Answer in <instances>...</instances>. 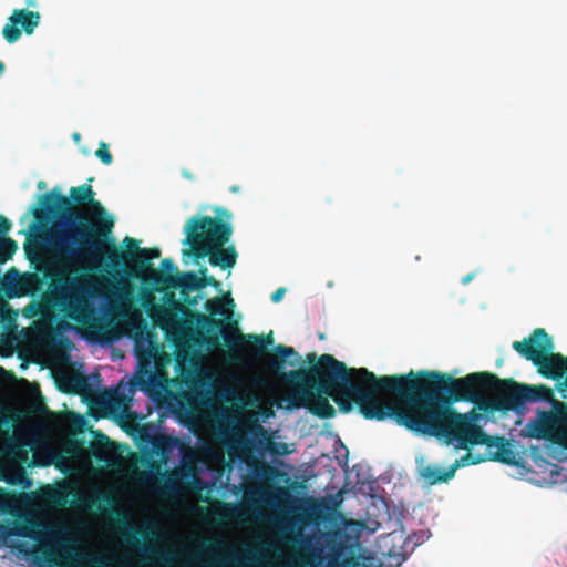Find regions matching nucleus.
I'll return each mask as SVG.
<instances>
[{"label":"nucleus","instance_id":"1","mask_svg":"<svg viewBox=\"0 0 567 567\" xmlns=\"http://www.w3.org/2000/svg\"><path fill=\"white\" fill-rule=\"evenodd\" d=\"M309 368L281 372V380L291 388L285 398L287 408H306L320 419L336 414L331 398L342 413L355 404L367 420L393 419L401 425L402 374L377 377L367 368H348L332 354H307Z\"/></svg>","mask_w":567,"mask_h":567},{"label":"nucleus","instance_id":"2","mask_svg":"<svg viewBox=\"0 0 567 567\" xmlns=\"http://www.w3.org/2000/svg\"><path fill=\"white\" fill-rule=\"evenodd\" d=\"M473 372L464 378H452L440 372H423L414 375L411 371L402 374L401 425L423 435L442 437L446 443L457 442L458 449L470 445H487L493 440L477 425L480 415L472 411L458 413L450 406L452 401H468L481 411H502L493 384L483 375Z\"/></svg>","mask_w":567,"mask_h":567},{"label":"nucleus","instance_id":"3","mask_svg":"<svg viewBox=\"0 0 567 567\" xmlns=\"http://www.w3.org/2000/svg\"><path fill=\"white\" fill-rule=\"evenodd\" d=\"M40 205L41 208L32 212L37 219H41L45 213L63 227L49 234L48 244L55 257L45 267L44 277L51 280L66 316L76 322H85L93 312L90 298L94 291L87 278L70 276L72 265L85 257L106 256L114 246L110 239L114 220L103 205L92 197L86 205L95 221H90L87 215L72 206L58 188L42 195Z\"/></svg>","mask_w":567,"mask_h":567},{"label":"nucleus","instance_id":"4","mask_svg":"<svg viewBox=\"0 0 567 567\" xmlns=\"http://www.w3.org/2000/svg\"><path fill=\"white\" fill-rule=\"evenodd\" d=\"M40 205L41 208L32 212L37 219H41L45 213L63 227L49 234L48 244L55 257L45 267L44 277L51 280L66 316L76 322H85L93 312L90 298L94 291L87 278L70 276L72 265L85 257L106 256L114 246L110 239L114 220L103 205L92 197L86 205L95 221H90L87 215L72 206L58 188L42 195Z\"/></svg>","mask_w":567,"mask_h":567},{"label":"nucleus","instance_id":"5","mask_svg":"<svg viewBox=\"0 0 567 567\" xmlns=\"http://www.w3.org/2000/svg\"><path fill=\"white\" fill-rule=\"evenodd\" d=\"M184 231L183 245L189 247L184 255L194 259L208 257L210 266L223 269L235 266L238 258L235 247L225 248L233 234L229 223L217 217L194 216L187 220Z\"/></svg>","mask_w":567,"mask_h":567},{"label":"nucleus","instance_id":"6","mask_svg":"<svg viewBox=\"0 0 567 567\" xmlns=\"http://www.w3.org/2000/svg\"><path fill=\"white\" fill-rule=\"evenodd\" d=\"M227 305L233 306L231 298L226 300L223 297H214L205 302V309L208 315L202 312L193 315L198 332L203 336L204 343L209 348H216L220 343L219 338L221 336L229 349L249 354L255 359L261 358L266 353L268 344L272 343L271 334L267 337L244 336L235 328H231V331H227L225 321L214 317L216 315L227 317L230 312V309L226 308Z\"/></svg>","mask_w":567,"mask_h":567},{"label":"nucleus","instance_id":"7","mask_svg":"<svg viewBox=\"0 0 567 567\" xmlns=\"http://www.w3.org/2000/svg\"><path fill=\"white\" fill-rule=\"evenodd\" d=\"M525 402H547L551 406L550 411H539L527 424L528 435L559 442L567 447V402L557 400L553 389L545 384H525Z\"/></svg>","mask_w":567,"mask_h":567},{"label":"nucleus","instance_id":"8","mask_svg":"<svg viewBox=\"0 0 567 567\" xmlns=\"http://www.w3.org/2000/svg\"><path fill=\"white\" fill-rule=\"evenodd\" d=\"M199 547L200 549L192 557L197 567H248L260 563L266 553L275 549L271 543L261 540L257 546L244 545L238 551L220 537L203 540Z\"/></svg>","mask_w":567,"mask_h":567},{"label":"nucleus","instance_id":"9","mask_svg":"<svg viewBox=\"0 0 567 567\" xmlns=\"http://www.w3.org/2000/svg\"><path fill=\"white\" fill-rule=\"evenodd\" d=\"M123 243L127 248L125 251L118 250L114 245L105 256L109 260L107 266L114 275L138 276L150 270L152 260L161 256L158 248H138V241L134 238L126 237Z\"/></svg>","mask_w":567,"mask_h":567},{"label":"nucleus","instance_id":"10","mask_svg":"<svg viewBox=\"0 0 567 567\" xmlns=\"http://www.w3.org/2000/svg\"><path fill=\"white\" fill-rule=\"evenodd\" d=\"M485 377L493 384V394H496L502 412L519 411L524 409L525 384L518 383L513 379H501L492 372L484 371Z\"/></svg>","mask_w":567,"mask_h":567},{"label":"nucleus","instance_id":"11","mask_svg":"<svg viewBox=\"0 0 567 567\" xmlns=\"http://www.w3.org/2000/svg\"><path fill=\"white\" fill-rule=\"evenodd\" d=\"M41 22L38 11L28 9H14L2 29V35L9 43L17 42L22 31L31 35Z\"/></svg>","mask_w":567,"mask_h":567},{"label":"nucleus","instance_id":"12","mask_svg":"<svg viewBox=\"0 0 567 567\" xmlns=\"http://www.w3.org/2000/svg\"><path fill=\"white\" fill-rule=\"evenodd\" d=\"M199 489L202 481L192 465H183L176 472L168 473L165 478L164 491L173 496Z\"/></svg>","mask_w":567,"mask_h":567},{"label":"nucleus","instance_id":"13","mask_svg":"<svg viewBox=\"0 0 567 567\" xmlns=\"http://www.w3.org/2000/svg\"><path fill=\"white\" fill-rule=\"evenodd\" d=\"M158 280H162L169 287L181 289V296L188 306H197L199 296L190 297L188 295L189 291H199L198 276L195 272L188 271L176 275H165Z\"/></svg>","mask_w":567,"mask_h":567},{"label":"nucleus","instance_id":"14","mask_svg":"<svg viewBox=\"0 0 567 567\" xmlns=\"http://www.w3.org/2000/svg\"><path fill=\"white\" fill-rule=\"evenodd\" d=\"M142 439L150 443L152 446L153 453L159 457V461H153L150 464L151 468H159L161 464H165L173 452L174 447L177 445V439L168 435H152L148 433L142 434Z\"/></svg>","mask_w":567,"mask_h":567},{"label":"nucleus","instance_id":"15","mask_svg":"<svg viewBox=\"0 0 567 567\" xmlns=\"http://www.w3.org/2000/svg\"><path fill=\"white\" fill-rule=\"evenodd\" d=\"M214 515L218 524L230 522L240 523L246 519L247 509L235 503L220 502Z\"/></svg>","mask_w":567,"mask_h":567},{"label":"nucleus","instance_id":"16","mask_svg":"<svg viewBox=\"0 0 567 567\" xmlns=\"http://www.w3.org/2000/svg\"><path fill=\"white\" fill-rule=\"evenodd\" d=\"M293 357L295 360L290 361V365H296L300 361L298 352L292 348L284 344L275 347V354L268 359V367L274 372H281L287 363V359Z\"/></svg>","mask_w":567,"mask_h":567},{"label":"nucleus","instance_id":"17","mask_svg":"<svg viewBox=\"0 0 567 567\" xmlns=\"http://www.w3.org/2000/svg\"><path fill=\"white\" fill-rule=\"evenodd\" d=\"M42 525L38 520L32 518H27L22 522L16 520L10 523L11 536L28 537L38 540L40 539L38 529Z\"/></svg>","mask_w":567,"mask_h":567},{"label":"nucleus","instance_id":"18","mask_svg":"<svg viewBox=\"0 0 567 567\" xmlns=\"http://www.w3.org/2000/svg\"><path fill=\"white\" fill-rule=\"evenodd\" d=\"M152 319L154 323L166 333L178 326V318L176 312L165 307H159L156 309L152 315Z\"/></svg>","mask_w":567,"mask_h":567},{"label":"nucleus","instance_id":"19","mask_svg":"<svg viewBox=\"0 0 567 567\" xmlns=\"http://www.w3.org/2000/svg\"><path fill=\"white\" fill-rule=\"evenodd\" d=\"M421 476L429 485L444 483L454 477L450 476L449 468H443L439 465L424 466L421 470Z\"/></svg>","mask_w":567,"mask_h":567},{"label":"nucleus","instance_id":"20","mask_svg":"<svg viewBox=\"0 0 567 567\" xmlns=\"http://www.w3.org/2000/svg\"><path fill=\"white\" fill-rule=\"evenodd\" d=\"M257 434L261 436L259 445L269 451L272 455H286L289 453L288 445L286 443L274 442L272 439L267 434L262 426L257 425Z\"/></svg>","mask_w":567,"mask_h":567},{"label":"nucleus","instance_id":"21","mask_svg":"<svg viewBox=\"0 0 567 567\" xmlns=\"http://www.w3.org/2000/svg\"><path fill=\"white\" fill-rule=\"evenodd\" d=\"M493 445L497 447V452L494 454L493 460L498 461L504 464H515L514 455L512 450L508 447V443L504 437H492Z\"/></svg>","mask_w":567,"mask_h":567},{"label":"nucleus","instance_id":"22","mask_svg":"<svg viewBox=\"0 0 567 567\" xmlns=\"http://www.w3.org/2000/svg\"><path fill=\"white\" fill-rule=\"evenodd\" d=\"M94 196L95 192L93 190L92 186L85 183L76 187H71L70 197L68 198L72 205L73 203L76 205H86V203Z\"/></svg>","mask_w":567,"mask_h":567},{"label":"nucleus","instance_id":"23","mask_svg":"<svg viewBox=\"0 0 567 567\" xmlns=\"http://www.w3.org/2000/svg\"><path fill=\"white\" fill-rule=\"evenodd\" d=\"M70 496H75L74 488L69 484L53 488L50 491L48 498L53 504L63 506L70 503Z\"/></svg>","mask_w":567,"mask_h":567},{"label":"nucleus","instance_id":"24","mask_svg":"<svg viewBox=\"0 0 567 567\" xmlns=\"http://www.w3.org/2000/svg\"><path fill=\"white\" fill-rule=\"evenodd\" d=\"M18 250V244L10 237L0 236V264L10 260Z\"/></svg>","mask_w":567,"mask_h":567},{"label":"nucleus","instance_id":"25","mask_svg":"<svg viewBox=\"0 0 567 567\" xmlns=\"http://www.w3.org/2000/svg\"><path fill=\"white\" fill-rule=\"evenodd\" d=\"M123 529L122 533L127 542H137L138 537L146 538L148 533L143 530L127 520H122Z\"/></svg>","mask_w":567,"mask_h":567},{"label":"nucleus","instance_id":"26","mask_svg":"<svg viewBox=\"0 0 567 567\" xmlns=\"http://www.w3.org/2000/svg\"><path fill=\"white\" fill-rule=\"evenodd\" d=\"M482 461H484V458H481V457L475 458L472 455V453L467 452L462 457L455 460V462L449 467V474H450V476H454L457 468L464 467V466H467L471 464H477Z\"/></svg>","mask_w":567,"mask_h":567},{"label":"nucleus","instance_id":"27","mask_svg":"<svg viewBox=\"0 0 567 567\" xmlns=\"http://www.w3.org/2000/svg\"><path fill=\"white\" fill-rule=\"evenodd\" d=\"M95 156L104 164L110 165L113 162V156L109 150V145L101 141L99 148L95 151Z\"/></svg>","mask_w":567,"mask_h":567},{"label":"nucleus","instance_id":"28","mask_svg":"<svg viewBox=\"0 0 567 567\" xmlns=\"http://www.w3.org/2000/svg\"><path fill=\"white\" fill-rule=\"evenodd\" d=\"M207 271L208 270L206 267L199 269V274L202 275L200 277H198L199 290L206 288L207 286H213L217 288L220 285V282L216 280L213 276H207Z\"/></svg>","mask_w":567,"mask_h":567},{"label":"nucleus","instance_id":"29","mask_svg":"<svg viewBox=\"0 0 567 567\" xmlns=\"http://www.w3.org/2000/svg\"><path fill=\"white\" fill-rule=\"evenodd\" d=\"M161 268L163 271H166L167 275H173V272L177 271L175 262L169 258H165L161 261Z\"/></svg>","mask_w":567,"mask_h":567},{"label":"nucleus","instance_id":"30","mask_svg":"<svg viewBox=\"0 0 567 567\" xmlns=\"http://www.w3.org/2000/svg\"><path fill=\"white\" fill-rule=\"evenodd\" d=\"M75 390L74 392L80 393L89 388L87 381L84 377H78L74 379Z\"/></svg>","mask_w":567,"mask_h":567},{"label":"nucleus","instance_id":"31","mask_svg":"<svg viewBox=\"0 0 567 567\" xmlns=\"http://www.w3.org/2000/svg\"><path fill=\"white\" fill-rule=\"evenodd\" d=\"M11 229V223L4 216H0V234L6 235Z\"/></svg>","mask_w":567,"mask_h":567},{"label":"nucleus","instance_id":"32","mask_svg":"<svg viewBox=\"0 0 567 567\" xmlns=\"http://www.w3.org/2000/svg\"><path fill=\"white\" fill-rule=\"evenodd\" d=\"M285 292H286V289L285 288H278L276 291L272 292L271 295V301L277 303L279 301H281V299L284 298L285 296Z\"/></svg>","mask_w":567,"mask_h":567},{"label":"nucleus","instance_id":"33","mask_svg":"<svg viewBox=\"0 0 567 567\" xmlns=\"http://www.w3.org/2000/svg\"><path fill=\"white\" fill-rule=\"evenodd\" d=\"M0 537L3 539L11 537L10 524L0 523Z\"/></svg>","mask_w":567,"mask_h":567},{"label":"nucleus","instance_id":"34","mask_svg":"<svg viewBox=\"0 0 567 567\" xmlns=\"http://www.w3.org/2000/svg\"><path fill=\"white\" fill-rule=\"evenodd\" d=\"M229 394L231 395L233 400L241 401V396L235 390H229Z\"/></svg>","mask_w":567,"mask_h":567},{"label":"nucleus","instance_id":"35","mask_svg":"<svg viewBox=\"0 0 567 567\" xmlns=\"http://www.w3.org/2000/svg\"><path fill=\"white\" fill-rule=\"evenodd\" d=\"M27 7H37V0H25Z\"/></svg>","mask_w":567,"mask_h":567},{"label":"nucleus","instance_id":"36","mask_svg":"<svg viewBox=\"0 0 567 567\" xmlns=\"http://www.w3.org/2000/svg\"><path fill=\"white\" fill-rule=\"evenodd\" d=\"M101 498L106 502L107 504H110L112 502L111 497L107 495V494H102L101 495Z\"/></svg>","mask_w":567,"mask_h":567},{"label":"nucleus","instance_id":"37","mask_svg":"<svg viewBox=\"0 0 567 567\" xmlns=\"http://www.w3.org/2000/svg\"><path fill=\"white\" fill-rule=\"evenodd\" d=\"M7 374H8V371L3 367L0 365V378L4 377Z\"/></svg>","mask_w":567,"mask_h":567},{"label":"nucleus","instance_id":"38","mask_svg":"<svg viewBox=\"0 0 567 567\" xmlns=\"http://www.w3.org/2000/svg\"><path fill=\"white\" fill-rule=\"evenodd\" d=\"M4 69H6L4 63L0 61V76L3 74Z\"/></svg>","mask_w":567,"mask_h":567},{"label":"nucleus","instance_id":"39","mask_svg":"<svg viewBox=\"0 0 567 567\" xmlns=\"http://www.w3.org/2000/svg\"><path fill=\"white\" fill-rule=\"evenodd\" d=\"M35 408H37L38 410H44V409H45V405L41 402V403L37 404V405H35Z\"/></svg>","mask_w":567,"mask_h":567},{"label":"nucleus","instance_id":"40","mask_svg":"<svg viewBox=\"0 0 567 567\" xmlns=\"http://www.w3.org/2000/svg\"><path fill=\"white\" fill-rule=\"evenodd\" d=\"M158 559H161L163 561H166L167 560V556L166 555H159Z\"/></svg>","mask_w":567,"mask_h":567},{"label":"nucleus","instance_id":"41","mask_svg":"<svg viewBox=\"0 0 567 567\" xmlns=\"http://www.w3.org/2000/svg\"><path fill=\"white\" fill-rule=\"evenodd\" d=\"M470 280H471V276H467V277H465V278L463 279V282H464V284H467Z\"/></svg>","mask_w":567,"mask_h":567},{"label":"nucleus","instance_id":"42","mask_svg":"<svg viewBox=\"0 0 567 567\" xmlns=\"http://www.w3.org/2000/svg\"><path fill=\"white\" fill-rule=\"evenodd\" d=\"M183 175L187 178H192L190 174H188L187 172H184Z\"/></svg>","mask_w":567,"mask_h":567},{"label":"nucleus","instance_id":"43","mask_svg":"<svg viewBox=\"0 0 567 567\" xmlns=\"http://www.w3.org/2000/svg\"><path fill=\"white\" fill-rule=\"evenodd\" d=\"M30 279H31V280H34V281H38V278L35 277V275H31V276H30Z\"/></svg>","mask_w":567,"mask_h":567},{"label":"nucleus","instance_id":"44","mask_svg":"<svg viewBox=\"0 0 567 567\" xmlns=\"http://www.w3.org/2000/svg\"><path fill=\"white\" fill-rule=\"evenodd\" d=\"M102 439H103L106 443H109V437H107L106 435H102Z\"/></svg>","mask_w":567,"mask_h":567},{"label":"nucleus","instance_id":"45","mask_svg":"<svg viewBox=\"0 0 567 567\" xmlns=\"http://www.w3.org/2000/svg\"><path fill=\"white\" fill-rule=\"evenodd\" d=\"M2 423H8V421L3 420V419H0V424H2Z\"/></svg>","mask_w":567,"mask_h":567},{"label":"nucleus","instance_id":"46","mask_svg":"<svg viewBox=\"0 0 567 567\" xmlns=\"http://www.w3.org/2000/svg\"><path fill=\"white\" fill-rule=\"evenodd\" d=\"M99 445H94L92 449H93V453L95 454V450H97Z\"/></svg>","mask_w":567,"mask_h":567},{"label":"nucleus","instance_id":"47","mask_svg":"<svg viewBox=\"0 0 567 567\" xmlns=\"http://www.w3.org/2000/svg\"><path fill=\"white\" fill-rule=\"evenodd\" d=\"M78 138H80V135H79V134H75V135H74V140H78Z\"/></svg>","mask_w":567,"mask_h":567},{"label":"nucleus","instance_id":"48","mask_svg":"<svg viewBox=\"0 0 567 567\" xmlns=\"http://www.w3.org/2000/svg\"><path fill=\"white\" fill-rule=\"evenodd\" d=\"M42 186H44V183L40 182L39 187L41 188Z\"/></svg>","mask_w":567,"mask_h":567}]
</instances>
